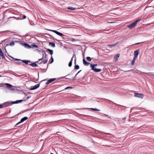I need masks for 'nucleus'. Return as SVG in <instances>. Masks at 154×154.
<instances>
[{
    "label": "nucleus",
    "instance_id": "1",
    "mask_svg": "<svg viewBox=\"0 0 154 154\" xmlns=\"http://www.w3.org/2000/svg\"><path fill=\"white\" fill-rule=\"evenodd\" d=\"M12 104L11 102H6L2 104H1V108L6 107L9 106H11Z\"/></svg>",
    "mask_w": 154,
    "mask_h": 154
},
{
    "label": "nucleus",
    "instance_id": "2",
    "mask_svg": "<svg viewBox=\"0 0 154 154\" xmlns=\"http://www.w3.org/2000/svg\"><path fill=\"white\" fill-rule=\"evenodd\" d=\"M140 20H138L135 21L133 23H131V24L128 25V27L130 29H131L132 28H134L135 27V25L137 22Z\"/></svg>",
    "mask_w": 154,
    "mask_h": 154
},
{
    "label": "nucleus",
    "instance_id": "3",
    "mask_svg": "<svg viewBox=\"0 0 154 154\" xmlns=\"http://www.w3.org/2000/svg\"><path fill=\"white\" fill-rule=\"evenodd\" d=\"M12 85L8 83H5V84H1V87H4L5 90H7L8 88H11L12 87Z\"/></svg>",
    "mask_w": 154,
    "mask_h": 154
},
{
    "label": "nucleus",
    "instance_id": "4",
    "mask_svg": "<svg viewBox=\"0 0 154 154\" xmlns=\"http://www.w3.org/2000/svg\"><path fill=\"white\" fill-rule=\"evenodd\" d=\"M144 95L142 94L139 93H137L135 92L134 93V96L135 97L140 98L141 99L143 98L144 97Z\"/></svg>",
    "mask_w": 154,
    "mask_h": 154
},
{
    "label": "nucleus",
    "instance_id": "5",
    "mask_svg": "<svg viewBox=\"0 0 154 154\" xmlns=\"http://www.w3.org/2000/svg\"><path fill=\"white\" fill-rule=\"evenodd\" d=\"M28 119V118L27 117H24L23 118H22L20 120V121L17 123L16 125L15 126L17 125L20 124L21 123L25 121L26 120Z\"/></svg>",
    "mask_w": 154,
    "mask_h": 154
},
{
    "label": "nucleus",
    "instance_id": "6",
    "mask_svg": "<svg viewBox=\"0 0 154 154\" xmlns=\"http://www.w3.org/2000/svg\"><path fill=\"white\" fill-rule=\"evenodd\" d=\"M13 59L15 60H21L22 61V62H23V63H25L26 64H27L28 63H31V62H30V60H21L20 59L14 58H13Z\"/></svg>",
    "mask_w": 154,
    "mask_h": 154
},
{
    "label": "nucleus",
    "instance_id": "7",
    "mask_svg": "<svg viewBox=\"0 0 154 154\" xmlns=\"http://www.w3.org/2000/svg\"><path fill=\"white\" fill-rule=\"evenodd\" d=\"M50 30V31H51L53 32H54L56 34H57V35L60 36L62 37L64 35L62 33H60V32L57 31H56V30Z\"/></svg>",
    "mask_w": 154,
    "mask_h": 154
},
{
    "label": "nucleus",
    "instance_id": "8",
    "mask_svg": "<svg viewBox=\"0 0 154 154\" xmlns=\"http://www.w3.org/2000/svg\"><path fill=\"white\" fill-rule=\"evenodd\" d=\"M57 79L55 78L50 79L45 84L46 85H48L54 81L56 80Z\"/></svg>",
    "mask_w": 154,
    "mask_h": 154
},
{
    "label": "nucleus",
    "instance_id": "9",
    "mask_svg": "<svg viewBox=\"0 0 154 154\" xmlns=\"http://www.w3.org/2000/svg\"><path fill=\"white\" fill-rule=\"evenodd\" d=\"M139 50L138 49L136 51H134V57L137 58V56L139 54Z\"/></svg>",
    "mask_w": 154,
    "mask_h": 154
},
{
    "label": "nucleus",
    "instance_id": "10",
    "mask_svg": "<svg viewBox=\"0 0 154 154\" xmlns=\"http://www.w3.org/2000/svg\"><path fill=\"white\" fill-rule=\"evenodd\" d=\"M40 83L35 85L33 88H30V90H34L37 89V88L39 87L40 85Z\"/></svg>",
    "mask_w": 154,
    "mask_h": 154
},
{
    "label": "nucleus",
    "instance_id": "11",
    "mask_svg": "<svg viewBox=\"0 0 154 154\" xmlns=\"http://www.w3.org/2000/svg\"><path fill=\"white\" fill-rule=\"evenodd\" d=\"M23 101H25V100H17V101H12V104H16V103H21Z\"/></svg>",
    "mask_w": 154,
    "mask_h": 154
},
{
    "label": "nucleus",
    "instance_id": "12",
    "mask_svg": "<svg viewBox=\"0 0 154 154\" xmlns=\"http://www.w3.org/2000/svg\"><path fill=\"white\" fill-rule=\"evenodd\" d=\"M120 54H117L115 55L114 57V59L115 62L117 61L118 58L119 57Z\"/></svg>",
    "mask_w": 154,
    "mask_h": 154
},
{
    "label": "nucleus",
    "instance_id": "13",
    "mask_svg": "<svg viewBox=\"0 0 154 154\" xmlns=\"http://www.w3.org/2000/svg\"><path fill=\"white\" fill-rule=\"evenodd\" d=\"M75 54L74 53L73 55V56L72 58L70 61L69 62V63L68 66L69 67H71L72 66L73 58V57H74L75 56Z\"/></svg>",
    "mask_w": 154,
    "mask_h": 154
},
{
    "label": "nucleus",
    "instance_id": "14",
    "mask_svg": "<svg viewBox=\"0 0 154 154\" xmlns=\"http://www.w3.org/2000/svg\"><path fill=\"white\" fill-rule=\"evenodd\" d=\"M92 69L94 71L96 72H99L101 71V69H97L96 68H94Z\"/></svg>",
    "mask_w": 154,
    "mask_h": 154
},
{
    "label": "nucleus",
    "instance_id": "15",
    "mask_svg": "<svg viewBox=\"0 0 154 154\" xmlns=\"http://www.w3.org/2000/svg\"><path fill=\"white\" fill-rule=\"evenodd\" d=\"M43 57H42V58H41V59H40L38 60V61H37V62H37V63H38V64H41L43 61H42L41 62H40V61L41 60H42L43 58V57H44V54H43Z\"/></svg>",
    "mask_w": 154,
    "mask_h": 154
},
{
    "label": "nucleus",
    "instance_id": "16",
    "mask_svg": "<svg viewBox=\"0 0 154 154\" xmlns=\"http://www.w3.org/2000/svg\"><path fill=\"white\" fill-rule=\"evenodd\" d=\"M97 66V64H91L90 66L91 67V69H94L95 68V67Z\"/></svg>",
    "mask_w": 154,
    "mask_h": 154
},
{
    "label": "nucleus",
    "instance_id": "17",
    "mask_svg": "<svg viewBox=\"0 0 154 154\" xmlns=\"http://www.w3.org/2000/svg\"><path fill=\"white\" fill-rule=\"evenodd\" d=\"M36 62H34L32 64H30L29 65L32 66L33 67H35L38 66L37 65L36 63Z\"/></svg>",
    "mask_w": 154,
    "mask_h": 154
},
{
    "label": "nucleus",
    "instance_id": "18",
    "mask_svg": "<svg viewBox=\"0 0 154 154\" xmlns=\"http://www.w3.org/2000/svg\"><path fill=\"white\" fill-rule=\"evenodd\" d=\"M24 45L25 47L26 48H31L30 46L26 43H24Z\"/></svg>",
    "mask_w": 154,
    "mask_h": 154
},
{
    "label": "nucleus",
    "instance_id": "19",
    "mask_svg": "<svg viewBox=\"0 0 154 154\" xmlns=\"http://www.w3.org/2000/svg\"><path fill=\"white\" fill-rule=\"evenodd\" d=\"M49 45H50L51 47H55V43H52L51 42H50L49 43Z\"/></svg>",
    "mask_w": 154,
    "mask_h": 154
},
{
    "label": "nucleus",
    "instance_id": "20",
    "mask_svg": "<svg viewBox=\"0 0 154 154\" xmlns=\"http://www.w3.org/2000/svg\"><path fill=\"white\" fill-rule=\"evenodd\" d=\"M136 58H135V57H134L132 62H131V65H132L133 66L134 65V63H135V60L136 59Z\"/></svg>",
    "mask_w": 154,
    "mask_h": 154
},
{
    "label": "nucleus",
    "instance_id": "21",
    "mask_svg": "<svg viewBox=\"0 0 154 154\" xmlns=\"http://www.w3.org/2000/svg\"><path fill=\"white\" fill-rule=\"evenodd\" d=\"M49 52L50 54L52 55L53 54V51L49 49H46Z\"/></svg>",
    "mask_w": 154,
    "mask_h": 154
},
{
    "label": "nucleus",
    "instance_id": "22",
    "mask_svg": "<svg viewBox=\"0 0 154 154\" xmlns=\"http://www.w3.org/2000/svg\"><path fill=\"white\" fill-rule=\"evenodd\" d=\"M67 8L68 9L70 10H75L76 9L75 8H73V7H69Z\"/></svg>",
    "mask_w": 154,
    "mask_h": 154
},
{
    "label": "nucleus",
    "instance_id": "23",
    "mask_svg": "<svg viewBox=\"0 0 154 154\" xmlns=\"http://www.w3.org/2000/svg\"><path fill=\"white\" fill-rule=\"evenodd\" d=\"M1 57L2 58H5V57L3 53L2 50L1 49Z\"/></svg>",
    "mask_w": 154,
    "mask_h": 154
},
{
    "label": "nucleus",
    "instance_id": "24",
    "mask_svg": "<svg viewBox=\"0 0 154 154\" xmlns=\"http://www.w3.org/2000/svg\"><path fill=\"white\" fill-rule=\"evenodd\" d=\"M79 68V66L78 65H75V66L74 69H78Z\"/></svg>",
    "mask_w": 154,
    "mask_h": 154
},
{
    "label": "nucleus",
    "instance_id": "25",
    "mask_svg": "<svg viewBox=\"0 0 154 154\" xmlns=\"http://www.w3.org/2000/svg\"><path fill=\"white\" fill-rule=\"evenodd\" d=\"M117 44V43H116V44H115L110 45H109V46L110 47L112 48V47H114V46H115V45H116Z\"/></svg>",
    "mask_w": 154,
    "mask_h": 154
},
{
    "label": "nucleus",
    "instance_id": "26",
    "mask_svg": "<svg viewBox=\"0 0 154 154\" xmlns=\"http://www.w3.org/2000/svg\"><path fill=\"white\" fill-rule=\"evenodd\" d=\"M90 109L93 110H94V111H100V110L96 108H90Z\"/></svg>",
    "mask_w": 154,
    "mask_h": 154
},
{
    "label": "nucleus",
    "instance_id": "27",
    "mask_svg": "<svg viewBox=\"0 0 154 154\" xmlns=\"http://www.w3.org/2000/svg\"><path fill=\"white\" fill-rule=\"evenodd\" d=\"M87 60L89 61H90L91 60V58L90 57H86Z\"/></svg>",
    "mask_w": 154,
    "mask_h": 154
},
{
    "label": "nucleus",
    "instance_id": "28",
    "mask_svg": "<svg viewBox=\"0 0 154 154\" xmlns=\"http://www.w3.org/2000/svg\"><path fill=\"white\" fill-rule=\"evenodd\" d=\"M14 45V43L13 41L11 42L9 44V45L11 46H12Z\"/></svg>",
    "mask_w": 154,
    "mask_h": 154
},
{
    "label": "nucleus",
    "instance_id": "29",
    "mask_svg": "<svg viewBox=\"0 0 154 154\" xmlns=\"http://www.w3.org/2000/svg\"><path fill=\"white\" fill-rule=\"evenodd\" d=\"M51 61L50 63H49L50 64L52 63L54 61V59L52 57V56H51Z\"/></svg>",
    "mask_w": 154,
    "mask_h": 154
},
{
    "label": "nucleus",
    "instance_id": "30",
    "mask_svg": "<svg viewBox=\"0 0 154 154\" xmlns=\"http://www.w3.org/2000/svg\"><path fill=\"white\" fill-rule=\"evenodd\" d=\"M90 64V63L86 62L84 64L85 65L88 66Z\"/></svg>",
    "mask_w": 154,
    "mask_h": 154
},
{
    "label": "nucleus",
    "instance_id": "31",
    "mask_svg": "<svg viewBox=\"0 0 154 154\" xmlns=\"http://www.w3.org/2000/svg\"><path fill=\"white\" fill-rule=\"evenodd\" d=\"M147 74H148V75H152V76H154V73H146Z\"/></svg>",
    "mask_w": 154,
    "mask_h": 154
},
{
    "label": "nucleus",
    "instance_id": "32",
    "mask_svg": "<svg viewBox=\"0 0 154 154\" xmlns=\"http://www.w3.org/2000/svg\"><path fill=\"white\" fill-rule=\"evenodd\" d=\"M23 62H19L17 63H17L18 64L22 65H23V64H23Z\"/></svg>",
    "mask_w": 154,
    "mask_h": 154
},
{
    "label": "nucleus",
    "instance_id": "33",
    "mask_svg": "<svg viewBox=\"0 0 154 154\" xmlns=\"http://www.w3.org/2000/svg\"><path fill=\"white\" fill-rule=\"evenodd\" d=\"M32 46L33 47H34L35 48H37L38 47V46L37 45H36V44H33V45H32Z\"/></svg>",
    "mask_w": 154,
    "mask_h": 154
},
{
    "label": "nucleus",
    "instance_id": "34",
    "mask_svg": "<svg viewBox=\"0 0 154 154\" xmlns=\"http://www.w3.org/2000/svg\"><path fill=\"white\" fill-rule=\"evenodd\" d=\"M48 61V59H46V60L43 61L42 62H43L44 64H46Z\"/></svg>",
    "mask_w": 154,
    "mask_h": 154
},
{
    "label": "nucleus",
    "instance_id": "35",
    "mask_svg": "<svg viewBox=\"0 0 154 154\" xmlns=\"http://www.w3.org/2000/svg\"><path fill=\"white\" fill-rule=\"evenodd\" d=\"M126 117H125L124 118L122 119V120H123V123H125V120L126 119Z\"/></svg>",
    "mask_w": 154,
    "mask_h": 154
},
{
    "label": "nucleus",
    "instance_id": "36",
    "mask_svg": "<svg viewBox=\"0 0 154 154\" xmlns=\"http://www.w3.org/2000/svg\"><path fill=\"white\" fill-rule=\"evenodd\" d=\"M72 88L71 87H67L66 88H65V89L66 90V89H68Z\"/></svg>",
    "mask_w": 154,
    "mask_h": 154
},
{
    "label": "nucleus",
    "instance_id": "37",
    "mask_svg": "<svg viewBox=\"0 0 154 154\" xmlns=\"http://www.w3.org/2000/svg\"><path fill=\"white\" fill-rule=\"evenodd\" d=\"M83 64H84V63H86V61L85 60V59H83Z\"/></svg>",
    "mask_w": 154,
    "mask_h": 154
},
{
    "label": "nucleus",
    "instance_id": "38",
    "mask_svg": "<svg viewBox=\"0 0 154 154\" xmlns=\"http://www.w3.org/2000/svg\"><path fill=\"white\" fill-rule=\"evenodd\" d=\"M26 18V16L25 15H23V17H22V18H23V19H25Z\"/></svg>",
    "mask_w": 154,
    "mask_h": 154
},
{
    "label": "nucleus",
    "instance_id": "39",
    "mask_svg": "<svg viewBox=\"0 0 154 154\" xmlns=\"http://www.w3.org/2000/svg\"><path fill=\"white\" fill-rule=\"evenodd\" d=\"M76 40H75V39H72L71 40V41H72V42H75L76 41Z\"/></svg>",
    "mask_w": 154,
    "mask_h": 154
},
{
    "label": "nucleus",
    "instance_id": "40",
    "mask_svg": "<svg viewBox=\"0 0 154 154\" xmlns=\"http://www.w3.org/2000/svg\"><path fill=\"white\" fill-rule=\"evenodd\" d=\"M75 62H74V63L75 64H75H76V56H75Z\"/></svg>",
    "mask_w": 154,
    "mask_h": 154
},
{
    "label": "nucleus",
    "instance_id": "41",
    "mask_svg": "<svg viewBox=\"0 0 154 154\" xmlns=\"http://www.w3.org/2000/svg\"><path fill=\"white\" fill-rule=\"evenodd\" d=\"M3 17L2 18V20H3V19L5 18V17H4V15H5V14H4V13H3Z\"/></svg>",
    "mask_w": 154,
    "mask_h": 154
},
{
    "label": "nucleus",
    "instance_id": "42",
    "mask_svg": "<svg viewBox=\"0 0 154 154\" xmlns=\"http://www.w3.org/2000/svg\"><path fill=\"white\" fill-rule=\"evenodd\" d=\"M103 115H104V116H107V117H108V115H106V114H103Z\"/></svg>",
    "mask_w": 154,
    "mask_h": 154
},
{
    "label": "nucleus",
    "instance_id": "43",
    "mask_svg": "<svg viewBox=\"0 0 154 154\" xmlns=\"http://www.w3.org/2000/svg\"><path fill=\"white\" fill-rule=\"evenodd\" d=\"M11 17L15 18V17H9L8 18H6L8 19H10V18H11Z\"/></svg>",
    "mask_w": 154,
    "mask_h": 154
},
{
    "label": "nucleus",
    "instance_id": "44",
    "mask_svg": "<svg viewBox=\"0 0 154 154\" xmlns=\"http://www.w3.org/2000/svg\"><path fill=\"white\" fill-rule=\"evenodd\" d=\"M65 76L61 77L59 79H60L64 78H65Z\"/></svg>",
    "mask_w": 154,
    "mask_h": 154
},
{
    "label": "nucleus",
    "instance_id": "45",
    "mask_svg": "<svg viewBox=\"0 0 154 154\" xmlns=\"http://www.w3.org/2000/svg\"><path fill=\"white\" fill-rule=\"evenodd\" d=\"M44 53H45V58H46V54L45 52V51H44Z\"/></svg>",
    "mask_w": 154,
    "mask_h": 154
},
{
    "label": "nucleus",
    "instance_id": "46",
    "mask_svg": "<svg viewBox=\"0 0 154 154\" xmlns=\"http://www.w3.org/2000/svg\"><path fill=\"white\" fill-rule=\"evenodd\" d=\"M140 43H135L134 45H138V44H139Z\"/></svg>",
    "mask_w": 154,
    "mask_h": 154
},
{
    "label": "nucleus",
    "instance_id": "47",
    "mask_svg": "<svg viewBox=\"0 0 154 154\" xmlns=\"http://www.w3.org/2000/svg\"><path fill=\"white\" fill-rule=\"evenodd\" d=\"M1 88L2 89H5V88L4 87H1Z\"/></svg>",
    "mask_w": 154,
    "mask_h": 154
},
{
    "label": "nucleus",
    "instance_id": "48",
    "mask_svg": "<svg viewBox=\"0 0 154 154\" xmlns=\"http://www.w3.org/2000/svg\"><path fill=\"white\" fill-rule=\"evenodd\" d=\"M75 77H73V78H72V80H74L75 79Z\"/></svg>",
    "mask_w": 154,
    "mask_h": 154
},
{
    "label": "nucleus",
    "instance_id": "49",
    "mask_svg": "<svg viewBox=\"0 0 154 154\" xmlns=\"http://www.w3.org/2000/svg\"><path fill=\"white\" fill-rule=\"evenodd\" d=\"M81 71V70H80L79 71L78 73H77V74H79L80 72Z\"/></svg>",
    "mask_w": 154,
    "mask_h": 154
},
{
    "label": "nucleus",
    "instance_id": "50",
    "mask_svg": "<svg viewBox=\"0 0 154 154\" xmlns=\"http://www.w3.org/2000/svg\"><path fill=\"white\" fill-rule=\"evenodd\" d=\"M30 97V96H28V97H27V99H29V98Z\"/></svg>",
    "mask_w": 154,
    "mask_h": 154
},
{
    "label": "nucleus",
    "instance_id": "51",
    "mask_svg": "<svg viewBox=\"0 0 154 154\" xmlns=\"http://www.w3.org/2000/svg\"><path fill=\"white\" fill-rule=\"evenodd\" d=\"M117 105H119V106H122L124 107V106H121V105H120L117 104Z\"/></svg>",
    "mask_w": 154,
    "mask_h": 154
},
{
    "label": "nucleus",
    "instance_id": "52",
    "mask_svg": "<svg viewBox=\"0 0 154 154\" xmlns=\"http://www.w3.org/2000/svg\"><path fill=\"white\" fill-rule=\"evenodd\" d=\"M106 146H107V147H109L110 146H109L108 145H106Z\"/></svg>",
    "mask_w": 154,
    "mask_h": 154
},
{
    "label": "nucleus",
    "instance_id": "53",
    "mask_svg": "<svg viewBox=\"0 0 154 154\" xmlns=\"http://www.w3.org/2000/svg\"><path fill=\"white\" fill-rule=\"evenodd\" d=\"M78 74H77V73L75 75V77H76V76Z\"/></svg>",
    "mask_w": 154,
    "mask_h": 154
},
{
    "label": "nucleus",
    "instance_id": "54",
    "mask_svg": "<svg viewBox=\"0 0 154 154\" xmlns=\"http://www.w3.org/2000/svg\"><path fill=\"white\" fill-rule=\"evenodd\" d=\"M51 154H53V153H51Z\"/></svg>",
    "mask_w": 154,
    "mask_h": 154
},
{
    "label": "nucleus",
    "instance_id": "55",
    "mask_svg": "<svg viewBox=\"0 0 154 154\" xmlns=\"http://www.w3.org/2000/svg\"><path fill=\"white\" fill-rule=\"evenodd\" d=\"M48 67V66H47V68Z\"/></svg>",
    "mask_w": 154,
    "mask_h": 154
},
{
    "label": "nucleus",
    "instance_id": "56",
    "mask_svg": "<svg viewBox=\"0 0 154 154\" xmlns=\"http://www.w3.org/2000/svg\"><path fill=\"white\" fill-rule=\"evenodd\" d=\"M45 80H43L42 81H45Z\"/></svg>",
    "mask_w": 154,
    "mask_h": 154
},
{
    "label": "nucleus",
    "instance_id": "57",
    "mask_svg": "<svg viewBox=\"0 0 154 154\" xmlns=\"http://www.w3.org/2000/svg\"><path fill=\"white\" fill-rule=\"evenodd\" d=\"M59 132H57V133H59Z\"/></svg>",
    "mask_w": 154,
    "mask_h": 154
}]
</instances>
